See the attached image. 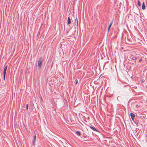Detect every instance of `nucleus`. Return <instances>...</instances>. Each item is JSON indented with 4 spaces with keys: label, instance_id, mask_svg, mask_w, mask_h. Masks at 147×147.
Returning a JSON list of instances; mask_svg holds the SVG:
<instances>
[{
    "label": "nucleus",
    "instance_id": "f257e3e1",
    "mask_svg": "<svg viewBox=\"0 0 147 147\" xmlns=\"http://www.w3.org/2000/svg\"><path fill=\"white\" fill-rule=\"evenodd\" d=\"M43 61V60L40 57V58L39 59V60L38 61V67L39 69H40L41 68V65H42V62Z\"/></svg>",
    "mask_w": 147,
    "mask_h": 147
},
{
    "label": "nucleus",
    "instance_id": "f03ea898",
    "mask_svg": "<svg viewBox=\"0 0 147 147\" xmlns=\"http://www.w3.org/2000/svg\"><path fill=\"white\" fill-rule=\"evenodd\" d=\"M130 116L132 120L134 121L135 116V115L133 113H130Z\"/></svg>",
    "mask_w": 147,
    "mask_h": 147
},
{
    "label": "nucleus",
    "instance_id": "7ed1b4c3",
    "mask_svg": "<svg viewBox=\"0 0 147 147\" xmlns=\"http://www.w3.org/2000/svg\"><path fill=\"white\" fill-rule=\"evenodd\" d=\"M113 23V21H112L110 24H109V26H108V31H109V29H110V28H111V27L112 24Z\"/></svg>",
    "mask_w": 147,
    "mask_h": 147
},
{
    "label": "nucleus",
    "instance_id": "20e7f679",
    "mask_svg": "<svg viewBox=\"0 0 147 147\" xmlns=\"http://www.w3.org/2000/svg\"><path fill=\"white\" fill-rule=\"evenodd\" d=\"M90 127L91 129H92V130H93L94 131H97V132L98 131L96 129H95L94 128V127H92L91 126H90Z\"/></svg>",
    "mask_w": 147,
    "mask_h": 147
},
{
    "label": "nucleus",
    "instance_id": "39448f33",
    "mask_svg": "<svg viewBox=\"0 0 147 147\" xmlns=\"http://www.w3.org/2000/svg\"><path fill=\"white\" fill-rule=\"evenodd\" d=\"M71 23V19L69 17H68L67 18V24L69 25Z\"/></svg>",
    "mask_w": 147,
    "mask_h": 147
},
{
    "label": "nucleus",
    "instance_id": "423d86ee",
    "mask_svg": "<svg viewBox=\"0 0 147 147\" xmlns=\"http://www.w3.org/2000/svg\"><path fill=\"white\" fill-rule=\"evenodd\" d=\"M7 69V67L6 66L4 68V69L3 70V74H6Z\"/></svg>",
    "mask_w": 147,
    "mask_h": 147
},
{
    "label": "nucleus",
    "instance_id": "0eeeda50",
    "mask_svg": "<svg viewBox=\"0 0 147 147\" xmlns=\"http://www.w3.org/2000/svg\"><path fill=\"white\" fill-rule=\"evenodd\" d=\"M144 2L143 3L142 6V9L143 10H144L145 9L146 7L144 5Z\"/></svg>",
    "mask_w": 147,
    "mask_h": 147
},
{
    "label": "nucleus",
    "instance_id": "6e6552de",
    "mask_svg": "<svg viewBox=\"0 0 147 147\" xmlns=\"http://www.w3.org/2000/svg\"><path fill=\"white\" fill-rule=\"evenodd\" d=\"M36 136H35L34 138V141H33V145H34V142L36 141Z\"/></svg>",
    "mask_w": 147,
    "mask_h": 147
},
{
    "label": "nucleus",
    "instance_id": "1a4fd4ad",
    "mask_svg": "<svg viewBox=\"0 0 147 147\" xmlns=\"http://www.w3.org/2000/svg\"><path fill=\"white\" fill-rule=\"evenodd\" d=\"M76 134L78 135L79 136L81 134L80 132L79 131H77L76 132Z\"/></svg>",
    "mask_w": 147,
    "mask_h": 147
},
{
    "label": "nucleus",
    "instance_id": "9d476101",
    "mask_svg": "<svg viewBox=\"0 0 147 147\" xmlns=\"http://www.w3.org/2000/svg\"><path fill=\"white\" fill-rule=\"evenodd\" d=\"M131 56L132 57V59L133 60H135L137 58H136V57H135V56H133V55H132Z\"/></svg>",
    "mask_w": 147,
    "mask_h": 147
},
{
    "label": "nucleus",
    "instance_id": "9b49d317",
    "mask_svg": "<svg viewBox=\"0 0 147 147\" xmlns=\"http://www.w3.org/2000/svg\"><path fill=\"white\" fill-rule=\"evenodd\" d=\"M137 4L139 6H140L141 5V3L140 1L138 0V1Z\"/></svg>",
    "mask_w": 147,
    "mask_h": 147
},
{
    "label": "nucleus",
    "instance_id": "f8f14e48",
    "mask_svg": "<svg viewBox=\"0 0 147 147\" xmlns=\"http://www.w3.org/2000/svg\"><path fill=\"white\" fill-rule=\"evenodd\" d=\"M75 84H77L78 83V80L77 79H76L75 80Z\"/></svg>",
    "mask_w": 147,
    "mask_h": 147
},
{
    "label": "nucleus",
    "instance_id": "ddd939ff",
    "mask_svg": "<svg viewBox=\"0 0 147 147\" xmlns=\"http://www.w3.org/2000/svg\"><path fill=\"white\" fill-rule=\"evenodd\" d=\"M3 80H5V76L6 74H3Z\"/></svg>",
    "mask_w": 147,
    "mask_h": 147
},
{
    "label": "nucleus",
    "instance_id": "4468645a",
    "mask_svg": "<svg viewBox=\"0 0 147 147\" xmlns=\"http://www.w3.org/2000/svg\"><path fill=\"white\" fill-rule=\"evenodd\" d=\"M28 104H27L26 105V109L27 110H28Z\"/></svg>",
    "mask_w": 147,
    "mask_h": 147
},
{
    "label": "nucleus",
    "instance_id": "2eb2a0df",
    "mask_svg": "<svg viewBox=\"0 0 147 147\" xmlns=\"http://www.w3.org/2000/svg\"><path fill=\"white\" fill-rule=\"evenodd\" d=\"M142 61V59H140L139 60V61L140 62H141V61Z\"/></svg>",
    "mask_w": 147,
    "mask_h": 147
},
{
    "label": "nucleus",
    "instance_id": "dca6fc26",
    "mask_svg": "<svg viewBox=\"0 0 147 147\" xmlns=\"http://www.w3.org/2000/svg\"><path fill=\"white\" fill-rule=\"evenodd\" d=\"M77 24H78V20H77Z\"/></svg>",
    "mask_w": 147,
    "mask_h": 147
},
{
    "label": "nucleus",
    "instance_id": "f3484780",
    "mask_svg": "<svg viewBox=\"0 0 147 147\" xmlns=\"http://www.w3.org/2000/svg\"><path fill=\"white\" fill-rule=\"evenodd\" d=\"M84 137H86V136H84Z\"/></svg>",
    "mask_w": 147,
    "mask_h": 147
}]
</instances>
